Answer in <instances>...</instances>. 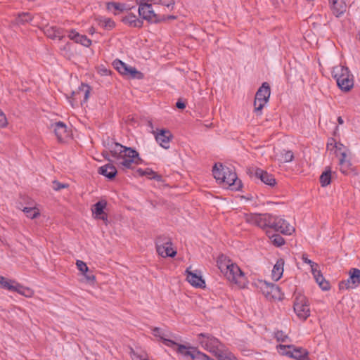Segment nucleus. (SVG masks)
<instances>
[{"instance_id": "12", "label": "nucleus", "mask_w": 360, "mask_h": 360, "mask_svg": "<svg viewBox=\"0 0 360 360\" xmlns=\"http://www.w3.org/2000/svg\"><path fill=\"white\" fill-rule=\"evenodd\" d=\"M82 91H70L69 94H65L66 98L68 99L72 108L78 107L79 105L82 106L87 101L91 91H84L83 98H82Z\"/></svg>"}, {"instance_id": "61", "label": "nucleus", "mask_w": 360, "mask_h": 360, "mask_svg": "<svg viewBox=\"0 0 360 360\" xmlns=\"http://www.w3.org/2000/svg\"><path fill=\"white\" fill-rule=\"evenodd\" d=\"M338 122L339 124H342L344 121H343V119L342 118V117H338Z\"/></svg>"}, {"instance_id": "51", "label": "nucleus", "mask_w": 360, "mask_h": 360, "mask_svg": "<svg viewBox=\"0 0 360 360\" xmlns=\"http://www.w3.org/2000/svg\"><path fill=\"white\" fill-rule=\"evenodd\" d=\"M235 357L231 354H218V360H233Z\"/></svg>"}, {"instance_id": "1", "label": "nucleus", "mask_w": 360, "mask_h": 360, "mask_svg": "<svg viewBox=\"0 0 360 360\" xmlns=\"http://www.w3.org/2000/svg\"><path fill=\"white\" fill-rule=\"evenodd\" d=\"M245 218L247 222L255 224L262 229L269 228L285 235H290L295 231L294 227L284 219L271 214H247Z\"/></svg>"}, {"instance_id": "31", "label": "nucleus", "mask_w": 360, "mask_h": 360, "mask_svg": "<svg viewBox=\"0 0 360 360\" xmlns=\"http://www.w3.org/2000/svg\"><path fill=\"white\" fill-rule=\"evenodd\" d=\"M331 169L330 167H326L325 171L320 176L319 181L322 187L328 186L331 182Z\"/></svg>"}, {"instance_id": "49", "label": "nucleus", "mask_w": 360, "mask_h": 360, "mask_svg": "<svg viewBox=\"0 0 360 360\" xmlns=\"http://www.w3.org/2000/svg\"><path fill=\"white\" fill-rule=\"evenodd\" d=\"M84 276L85 280L87 283L94 284L96 281V276L92 273L82 274Z\"/></svg>"}, {"instance_id": "16", "label": "nucleus", "mask_w": 360, "mask_h": 360, "mask_svg": "<svg viewBox=\"0 0 360 360\" xmlns=\"http://www.w3.org/2000/svg\"><path fill=\"white\" fill-rule=\"evenodd\" d=\"M191 267L186 270L187 274L186 280L194 287L204 288L205 287V282L202 279L200 273L197 274L190 271Z\"/></svg>"}, {"instance_id": "23", "label": "nucleus", "mask_w": 360, "mask_h": 360, "mask_svg": "<svg viewBox=\"0 0 360 360\" xmlns=\"http://www.w3.org/2000/svg\"><path fill=\"white\" fill-rule=\"evenodd\" d=\"M347 5L342 0H332L330 9L333 14L336 17H340L346 11Z\"/></svg>"}, {"instance_id": "10", "label": "nucleus", "mask_w": 360, "mask_h": 360, "mask_svg": "<svg viewBox=\"0 0 360 360\" xmlns=\"http://www.w3.org/2000/svg\"><path fill=\"white\" fill-rule=\"evenodd\" d=\"M352 153L349 148H345L339 155L340 170L344 174H349L354 171L352 163Z\"/></svg>"}, {"instance_id": "26", "label": "nucleus", "mask_w": 360, "mask_h": 360, "mask_svg": "<svg viewBox=\"0 0 360 360\" xmlns=\"http://www.w3.org/2000/svg\"><path fill=\"white\" fill-rule=\"evenodd\" d=\"M312 274L316 280V282L319 284V287L325 291L330 290V285L328 281H327L324 277L323 276L321 272L316 269H313L311 271Z\"/></svg>"}, {"instance_id": "4", "label": "nucleus", "mask_w": 360, "mask_h": 360, "mask_svg": "<svg viewBox=\"0 0 360 360\" xmlns=\"http://www.w3.org/2000/svg\"><path fill=\"white\" fill-rule=\"evenodd\" d=\"M278 352L296 360H309V352L302 347H296L293 345H279L277 347Z\"/></svg>"}, {"instance_id": "8", "label": "nucleus", "mask_w": 360, "mask_h": 360, "mask_svg": "<svg viewBox=\"0 0 360 360\" xmlns=\"http://www.w3.org/2000/svg\"><path fill=\"white\" fill-rule=\"evenodd\" d=\"M348 274L349 278L339 283L340 290L354 289L360 285V269L351 268Z\"/></svg>"}, {"instance_id": "33", "label": "nucleus", "mask_w": 360, "mask_h": 360, "mask_svg": "<svg viewBox=\"0 0 360 360\" xmlns=\"http://www.w3.org/2000/svg\"><path fill=\"white\" fill-rule=\"evenodd\" d=\"M124 148V146L115 142V143L113 144V146H112V148L109 150V152L113 158L119 160H121Z\"/></svg>"}, {"instance_id": "53", "label": "nucleus", "mask_w": 360, "mask_h": 360, "mask_svg": "<svg viewBox=\"0 0 360 360\" xmlns=\"http://www.w3.org/2000/svg\"><path fill=\"white\" fill-rule=\"evenodd\" d=\"M153 334L155 337H159L163 342V338H166L163 335H161V330L160 328H154L153 330Z\"/></svg>"}, {"instance_id": "15", "label": "nucleus", "mask_w": 360, "mask_h": 360, "mask_svg": "<svg viewBox=\"0 0 360 360\" xmlns=\"http://www.w3.org/2000/svg\"><path fill=\"white\" fill-rule=\"evenodd\" d=\"M173 136L171 131L166 129H161L155 135V140L164 148L168 149L169 148V142L172 139Z\"/></svg>"}, {"instance_id": "18", "label": "nucleus", "mask_w": 360, "mask_h": 360, "mask_svg": "<svg viewBox=\"0 0 360 360\" xmlns=\"http://www.w3.org/2000/svg\"><path fill=\"white\" fill-rule=\"evenodd\" d=\"M53 129L55 135L59 141H63L69 136V132L67 129V126L63 122H58L51 125Z\"/></svg>"}, {"instance_id": "11", "label": "nucleus", "mask_w": 360, "mask_h": 360, "mask_svg": "<svg viewBox=\"0 0 360 360\" xmlns=\"http://www.w3.org/2000/svg\"><path fill=\"white\" fill-rule=\"evenodd\" d=\"M198 341L206 349H217L220 342L213 335L209 333H200L198 335Z\"/></svg>"}, {"instance_id": "62", "label": "nucleus", "mask_w": 360, "mask_h": 360, "mask_svg": "<svg viewBox=\"0 0 360 360\" xmlns=\"http://www.w3.org/2000/svg\"><path fill=\"white\" fill-rule=\"evenodd\" d=\"M147 125H148V127H149L150 128L153 129V122H152V121H151V120H148V124H147Z\"/></svg>"}, {"instance_id": "17", "label": "nucleus", "mask_w": 360, "mask_h": 360, "mask_svg": "<svg viewBox=\"0 0 360 360\" xmlns=\"http://www.w3.org/2000/svg\"><path fill=\"white\" fill-rule=\"evenodd\" d=\"M255 176L257 179H260L263 183L271 187L276 184V181L274 176L271 174H269L266 171L260 168L255 169Z\"/></svg>"}, {"instance_id": "6", "label": "nucleus", "mask_w": 360, "mask_h": 360, "mask_svg": "<svg viewBox=\"0 0 360 360\" xmlns=\"http://www.w3.org/2000/svg\"><path fill=\"white\" fill-rule=\"evenodd\" d=\"M121 160L119 164L127 169L131 167L132 163L139 165L142 162L139 153L135 149L127 146H124Z\"/></svg>"}, {"instance_id": "21", "label": "nucleus", "mask_w": 360, "mask_h": 360, "mask_svg": "<svg viewBox=\"0 0 360 360\" xmlns=\"http://www.w3.org/2000/svg\"><path fill=\"white\" fill-rule=\"evenodd\" d=\"M68 37L75 42L81 44L86 47H89L91 44V41L86 35L80 34L74 30L69 31Z\"/></svg>"}, {"instance_id": "41", "label": "nucleus", "mask_w": 360, "mask_h": 360, "mask_svg": "<svg viewBox=\"0 0 360 360\" xmlns=\"http://www.w3.org/2000/svg\"><path fill=\"white\" fill-rule=\"evenodd\" d=\"M155 245H172V243L171 239L169 237L165 236H160L155 240Z\"/></svg>"}, {"instance_id": "2", "label": "nucleus", "mask_w": 360, "mask_h": 360, "mask_svg": "<svg viewBox=\"0 0 360 360\" xmlns=\"http://www.w3.org/2000/svg\"><path fill=\"white\" fill-rule=\"evenodd\" d=\"M332 75L340 90H351L354 86V76L347 67L338 65L333 68Z\"/></svg>"}, {"instance_id": "24", "label": "nucleus", "mask_w": 360, "mask_h": 360, "mask_svg": "<svg viewBox=\"0 0 360 360\" xmlns=\"http://www.w3.org/2000/svg\"><path fill=\"white\" fill-rule=\"evenodd\" d=\"M107 202L105 200H101L94 205L92 212L96 217L102 220L107 219V214L104 212V209L106 207Z\"/></svg>"}, {"instance_id": "57", "label": "nucleus", "mask_w": 360, "mask_h": 360, "mask_svg": "<svg viewBox=\"0 0 360 360\" xmlns=\"http://www.w3.org/2000/svg\"><path fill=\"white\" fill-rule=\"evenodd\" d=\"M257 90H271L270 85L268 82H263Z\"/></svg>"}, {"instance_id": "7", "label": "nucleus", "mask_w": 360, "mask_h": 360, "mask_svg": "<svg viewBox=\"0 0 360 360\" xmlns=\"http://www.w3.org/2000/svg\"><path fill=\"white\" fill-rule=\"evenodd\" d=\"M148 1L149 0H142L140 2L138 10L139 15L143 19L150 22L158 23L162 22V20L158 15L155 13L151 4L147 3Z\"/></svg>"}, {"instance_id": "32", "label": "nucleus", "mask_w": 360, "mask_h": 360, "mask_svg": "<svg viewBox=\"0 0 360 360\" xmlns=\"http://www.w3.org/2000/svg\"><path fill=\"white\" fill-rule=\"evenodd\" d=\"M136 173L141 176H148L150 179H156L157 181H161L162 179V176L160 175L157 174L154 171L149 168L144 170L139 168L136 170Z\"/></svg>"}, {"instance_id": "13", "label": "nucleus", "mask_w": 360, "mask_h": 360, "mask_svg": "<svg viewBox=\"0 0 360 360\" xmlns=\"http://www.w3.org/2000/svg\"><path fill=\"white\" fill-rule=\"evenodd\" d=\"M223 178L221 184L225 186L231 187V190L238 191L242 187L241 181L238 179L236 172H233L231 168H229V172H227Z\"/></svg>"}, {"instance_id": "40", "label": "nucleus", "mask_w": 360, "mask_h": 360, "mask_svg": "<svg viewBox=\"0 0 360 360\" xmlns=\"http://www.w3.org/2000/svg\"><path fill=\"white\" fill-rule=\"evenodd\" d=\"M99 24L107 30H110L115 25V22L110 18L101 19Z\"/></svg>"}, {"instance_id": "64", "label": "nucleus", "mask_w": 360, "mask_h": 360, "mask_svg": "<svg viewBox=\"0 0 360 360\" xmlns=\"http://www.w3.org/2000/svg\"><path fill=\"white\" fill-rule=\"evenodd\" d=\"M95 32V29L94 27H91L89 30V33L93 34Z\"/></svg>"}, {"instance_id": "5", "label": "nucleus", "mask_w": 360, "mask_h": 360, "mask_svg": "<svg viewBox=\"0 0 360 360\" xmlns=\"http://www.w3.org/2000/svg\"><path fill=\"white\" fill-rule=\"evenodd\" d=\"M163 343L169 347L173 348L178 354H181L185 359H194L197 354V348L190 346L180 345L167 338H163Z\"/></svg>"}, {"instance_id": "44", "label": "nucleus", "mask_w": 360, "mask_h": 360, "mask_svg": "<svg viewBox=\"0 0 360 360\" xmlns=\"http://www.w3.org/2000/svg\"><path fill=\"white\" fill-rule=\"evenodd\" d=\"M76 265L79 271H80L82 274L89 272V268L86 263L83 261L77 260Z\"/></svg>"}, {"instance_id": "37", "label": "nucleus", "mask_w": 360, "mask_h": 360, "mask_svg": "<svg viewBox=\"0 0 360 360\" xmlns=\"http://www.w3.org/2000/svg\"><path fill=\"white\" fill-rule=\"evenodd\" d=\"M143 74L137 70L136 68L130 66L127 77L131 79H141L143 78Z\"/></svg>"}, {"instance_id": "42", "label": "nucleus", "mask_w": 360, "mask_h": 360, "mask_svg": "<svg viewBox=\"0 0 360 360\" xmlns=\"http://www.w3.org/2000/svg\"><path fill=\"white\" fill-rule=\"evenodd\" d=\"M19 290H18V293L26 297H31L33 294H34V292L32 289L29 288H25L24 286H22V285H20V289H18Z\"/></svg>"}, {"instance_id": "63", "label": "nucleus", "mask_w": 360, "mask_h": 360, "mask_svg": "<svg viewBox=\"0 0 360 360\" xmlns=\"http://www.w3.org/2000/svg\"><path fill=\"white\" fill-rule=\"evenodd\" d=\"M135 360H148L146 358H143L142 356H137Z\"/></svg>"}, {"instance_id": "47", "label": "nucleus", "mask_w": 360, "mask_h": 360, "mask_svg": "<svg viewBox=\"0 0 360 360\" xmlns=\"http://www.w3.org/2000/svg\"><path fill=\"white\" fill-rule=\"evenodd\" d=\"M302 259L304 263L308 264L311 266V271H313V269L318 268V264L316 263L312 262L311 259H308L307 254H305V253L302 254Z\"/></svg>"}, {"instance_id": "60", "label": "nucleus", "mask_w": 360, "mask_h": 360, "mask_svg": "<svg viewBox=\"0 0 360 360\" xmlns=\"http://www.w3.org/2000/svg\"><path fill=\"white\" fill-rule=\"evenodd\" d=\"M269 288L271 289V292H274V290H278V288L277 286H276L274 284H272Z\"/></svg>"}, {"instance_id": "52", "label": "nucleus", "mask_w": 360, "mask_h": 360, "mask_svg": "<svg viewBox=\"0 0 360 360\" xmlns=\"http://www.w3.org/2000/svg\"><path fill=\"white\" fill-rule=\"evenodd\" d=\"M335 148H336V155L339 156L340 152L345 150V148H347L342 143H335Z\"/></svg>"}, {"instance_id": "19", "label": "nucleus", "mask_w": 360, "mask_h": 360, "mask_svg": "<svg viewBox=\"0 0 360 360\" xmlns=\"http://www.w3.org/2000/svg\"><path fill=\"white\" fill-rule=\"evenodd\" d=\"M98 173L105 176L110 180H112L115 178L117 171L116 167L112 163H108L100 167L98 169Z\"/></svg>"}, {"instance_id": "43", "label": "nucleus", "mask_w": 360, "mask_h": 360, "mask_svg": "<svg viewBox=\"0 0 360 360\" xmlns=\"http://www.w3.org/2000/svg\"><path fill=\"white\" fill-rule=\"evenodd\" d=\"M278 342H284L288 339V336L282 330H277L274 335Z\"/></svg>"}, {"instance_id": "39", "label": "nucleus", "mask_w": 360, "mask_h": 360, "mask_svg": "<svg viewBox=\"0 0 360 360\" xmlns=\"http://www.w3.org/2000/svg\"><path fill=\"white\" fill-rule=\"evenodd\" d=\"M32 20L30 13H22L18 15L17 21L18 23L24 24L30 22Z\"/></svg>"}, {"instance_id": "35", "label": "nucleus", "mask_w": 360, "mask_h": 360, "mask_svg": "<svg viewBox=\"0 0 360 360\" xmlns=\"http://www.w3.org/2000/svg\"><path fill=\"white\" fill-rule=\"evenodd\" d=\"M266 234L271 243L276 247H281L285 244V239L278 233H272L271 231H266Z\"/></svg>"}, {"instance_id": "25", "label": "nucleus", "mask_w": 360, "mask_h": 360, "mask_svg": "<svg viewBox=\"0 0 360 360\" xmlns=\"http://www.w3.org/2000/svg\"><path fill=\"white\" fill-rule=\"evenodd\" d=\"M122 21L132 27L140 28L143 26V20L139 19L135 15L129 13L127 15L122 17Z\"/></svg>"}, {"instance_id": "36", "label": "nucleus", "mask_w": 360, "mask_h": 360, "mask_svg": "<svg viewBox=\"0 0 360 360\" xmlns=\"http://www.w3.org/2000/svg\"><path fill=\"white\" fill-rule=\"evenodd\" d=\"M294 158V154L292 150H283L281 153L280 161L282 162H290L292 161Z\"/></svg>"}, {"instance_id": "14", "label": "nucleus", "mask_w": 360, "mask_h": 360, "mask_svg": "<svg viewBox=\"0 0 360 360\" xmlns=\"http://www.w3.org/2000/svg\"><path fill=\"white\" fill-rule=\"evenodd\" d=\"M270 93L271 91H256L254 106L257 113H261L262 108L269 99Z\"/></svg>"}, {"instance_id": "34", "label": "nucleus", "mask_w": 360, "mask_h": 360, "mask_svg": "<svg viewBox=\"0 0 360 360\" xmlns=\"http://www.w3.org/2000/svg\"><path fill=\"white\" fill-rule=\"evenodd\" d=\"M107 9L113 11L115 15H117L127 10V7L124 4L112 1L107 4Z\"/></svg>"}, {"instance_id": "56", "label": "nucleus", "mask_w": 360, "mask_h": 360, "mask_svg": "<svg viewBox=\"0 0 360 360\" xmlns=\"http://www.w3.org/2000/svg\"><path fill=\"white\" fill-rule=\"evenodd\" d=\"M8 124L5 114L1 111V127H6Z\"/></svg>"}, {"instance_id": "45", "label": "nucleus", "mask_w": 360, "mask_h": 360, "mask_svg": "<svg viewBox=\"0 0 360 360\" xmlns=\"http://www.w3.org/2000/svg\"><path fill=\"white\" fill-rule=\"evenodd\" d=\"M52 188L53 190L58 191L61 190L62 188H65L69 186L68 184H62L56 180L53 181L52 182Z\"/></svg>"}, {"instance_id": "29", "label": "nucleus", "mask_w": 360, "mask_h": 360, "mask_svg": "<svg viewBox=\"0 0 360 360\" xmlns=\"http://www.w3.org/2000/svg\"><path fill=\"white\" fill-rule=\"evenodd\" d=\"M217 266L222 273H225L232 264V261L226 255H221L217 259Z\"/></svg>"}, {"instance_id": "48", "label": "nucleus", "mask_w": 360, "mask_h": 360, "mask_svg": "<svg viewBox=\"0 0 360 360\" xmlns=\"http://www.w3.org/2000/svg\"><path fill=\"white\" fill-rule=\"evenodd\" d=\"M194 359H196V360H214L213 359L210 358L209 356L200 352L199 350L197 351V354H195V358Z\"/></svg>"}, {"instance_id": "55", "label": "nucleus", "mask_w": 360, "mask_h": 360, "mask_svg": "<svg viewBox=\"0 0 360 360\" xmlns=\"http://www.w3.org/2000/svg\"><path fill=\"white\" fill-rule=\"evenodd\" d=\"M115 143V142L110 140L109 138L107 139L106 141H103V146L105 148H106L108 150L112 148V146H113V144Z\"/></svg>"}, {"instance_id": "46", "label": "nucleus", "mask_w": 360, "mask_h": 360, "mask_svg": "<svg viewBox=\"0 0 360 360\" xmlns=\"http://www.w3.org/2000/svg\"><path fill=\"white\" fill-rule=\"evenodd\" d=\"M165 252L164 257H174L176 255V252L173 250L172 245H167L165 246Z\"/></svg>"}, {"instance_id": "20", "label": "nucleus", "mask_w": 360, "mask_h": 360, "mask_svg": "<svg viewBox=\"0 0 360 360\" xmlns=\"http://www.w3.org/2000/svg\"><path fill=\"white\" fill-rule=\"evenodd\" d=\"M44 34L52 39H58L61 40L65 36V30L56 26L46 27Z\"/></svg>"}, {"instance_id": "50", "label": "nucleus", "mask_w": 360, "mask_h": 360, "mask_svg": "<svg viewBox=\"0 0 360 360\" xmlns=\"http://www.w3.org/2000/svg\"><path fill=\"white\" fill-rule=\"evenodd\" d=\"M176 107L180 110H184L186 107V100L183 98H179L176 103Z\"/></svg>"}, {"instance_id": "22", "label": "nucleus", "mask_w": 360, "mask_h": 360, "mask_svg": "<svg viewBox=\"0 0 360 360\" xmlns=\"http://www.w3.org/2000/svg\"><path fill=\"white\" fill-rule=\"evenodd\" d=\"M227 172H229V167L224 166L221 163H215L212 169L213 176L219 184L222 183L223 176H225Z\"/></svg>"}, {"instance_id": "59", "label": "nucleus", "mask_w": 360, "mask_h": 360, "mask_svg": "<svg viewBox=\"0 0 360 360\" xmlns=\"http://www.w3.org/2000/svg\"><path fill=\"white\" fill-rule=\"evenodd\" d=\"M176 17L175 15H167L160 17V18L162 20V21H164L165 20H174L176 19Z\"/></svg>"}, {"instance_id": "30", "label": "nucleus", "mask_w": 360, "mask_h": 360, "mask_svg": "<svg viewBox=\"0 0 360 360\" xmlns=\"http://www.w3.org/2000/svg\"><path fill=\"white\" fill-rule=\"evenodd\" d=\"M112 65L121 75L127 77L130 66L122 62L121 60L115 59L112 62Z\"/></svg>"}, {"instance_id": "28", "label": "nucleus", "mask_w": 360, "mask_h": 360, "mask_svg": "<svg viewBox=\"0 0 360 360\" xmlns=\"http://www.w3.org/2000/svg\"><path fill=\"white\" fill-rule=\"evenodd\" d=\"M284 263V259L280 258L276 261V263L274 264L271 273L272 278L274 281H277L281 278L283 273Z\"/></svg>"}, {"instance_id": "3", "label": "nucleus", "mask_w": 360, "mask_h": 360, "mask_svg": "<svg viewBox=\"0 0 360 360\" xmlns=\"http://www.w3.org/2000/svg\"><path fill=\"white\" fill-rule=\"evenodd\" d=\"M293 309L300 319L305 321L310 316L309 301L307 297L300 292L295 293Z\"/></svg>"}, {"instance_id": "27", "label": "nucleus", "mask_w": 360, "mask_h": 360, "mask_svg": "<svg viewBox=\"0 0 360 360\" xmlns=\"http://www.w3.org/2000/svg\"><path fill=\"white\" fill-rule=\"evenodd\" d=\"M1 288L17 292L19 290L18 289H20V284L15 280L8 279L1 276Z\"/></svg>"}, {"instance_id": "38", "label": "nucleus", "mask_w": 360, "mask_h": 360, "mask_svg": "<svg viewBox=\"0 0 360 360\" xmlns=\"http://www.w3.org/2000/svg\"><path fill=\"white\" fill-rule=\"evenodd\" d=\"M23 212L30 219H34L39 214L38 210L35 207H25Z\"/></svg>"}, {"instance_id": "54", "label": "nucleus", "mask_w": 360, "mask_h": 360, "mask_svg": "<svg viewBox=\"0 0 360 360\" xmlns=\"http://www.w3.org/2000/svg\"><path fill=\"white\" fill-rule=\"evenodd\" d=\"M165 246L166 245H156V250H157L158 253L163 257L165 256Z\"/></svg>"}, {"instance_id": "58", "label": "nucleus", "mask_w": 360, "mask_h": 360, "mask_svg": "<svg viewBox=\"0 0 360 360\" xmlns=\"http://www.w3.org/2000/svg\"><path fill=\"white\" fill-rule=\"evenodd\" d=\"M109 151L108 150H103L102 152V155L103 157L106 160H108V162H110L109 163H111L112 160H110V154H109Z\"/></svg>"}, {"instance_id": "9", "label": "nucleus", "mask_w": 360, "mask_h": 360, "mask_svg": "<svg viewBox=\"0 0 360 360\" xmlns=\"http://www.w3.org/2000/svg\"><path fill=\"white\" fill-rule=\"evenodd\" d=\"M226 278L239 285L245 284L246 278L244 273L241 271L240 267L235 263L232 262L230 267L224 273Z\"/></svg>"}]
</instances>
